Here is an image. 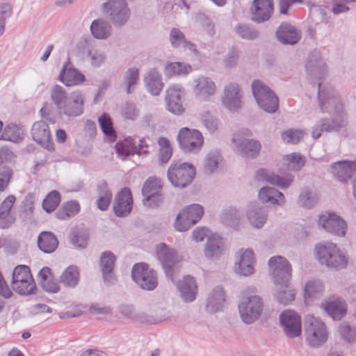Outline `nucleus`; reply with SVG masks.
<instances>
[{"label": "nucleus", "instance_id": "09e8293b", "mask_svg": "<svg viewBox=\"0 0 356 356\" xmlns=\"http://www.w3.org/2000/svg\"><path fill=\"white\" fill-rule=\"evenodd\" d=\"M222 161V158L218 151L210 152L204 161V170L206 173L214 172Z\"/></svg>", "mask_w": 356, "mask_h": 356}, {"label": "nucleus", "instance_id": "bf43d9fd", "mask_svg": "<svg viewBox=\"0 0 356 356\" xmlns=\"http://www.w3.org/2000/svg\"><path fill=\"white\" fill-rule=\"evenodd\" d=\"M88 56L90 60V64L95 67L101 66L106 60L105 52L101 49H90L88 51Z\"/></svg>", "mask_w": 356, "mask_h": 356}, {"label": "nucleus", "instance_id": "39448f33", "mask_svg": "<svg viewBox=\"0 0 356 356\" xmlns=\"http://www.w3.org/2000/svg\"><path fill=\"white\" fill-rule=\"evenodd\" d=\"M305 339L312 348H319L327 340L328 331L325 324L313 316H307L305 321Z\"/></svg>", "mask_w": 356, "mask_h": 356}, {"label": "nucleus", "instance_id": "7c9ffc66", "mask_svg": "<svg viewBox=\"0 0 356 356\" xmlns=\"http://www.w3.org/2000/svg\"><path fill=\"white\" fill-rule=\"evenodd\" d=\"M193 84L194 92L204 100L209 99L216 92V84L209 77L199 76L194 79Z\"/></svg>", "mask_w": 356, "mask_h": 356}, {"label": "nucleus", "instance_id": "69168bd1", "mask_svg": "<svg viewBox=\"0 0 356 356\" xmlns=\"http://www.w3.org/2000/svg\"><path fill=\"white\" fill-rule=\"evenodd\" d=\"M13 174V170L8 166H3L0 168V193L3 192L6 189Z\"/></svg>", "mask_w": 356, "mask_h": 356}, {"label": "nucleus", "instance_id": "f704fd0d", "mask_svg": "<svg viewBox=\"0 0 356 356\" xmlns=\"http://www.w3.org/2000/svg\"><path fill=\"white\" fill-rule=\"evenodd\" d=\"M225 294L222 287L216 286L209 293L206 305V309L209 313L220 311L224 307Z\"/></svg>", "mask_w": 356, "mask_h": 356}, {"label": "nucleus", "instance_id": "c756f323", "mask_svg": "<svg viewBox=\"0 0 356 356\" xmlns=\"http://www.w3.org/2000/svg\"><path fill=\"white\" fill-rule=\"evenodd\" d=\"M115 260V256L110 251L104 252L100 257V267L104 282L108 286L113 284L116 281L113 274Z\"/></svg>", "mask_w": 356, "mask_h": 356}, {"label": "nucleus", "instance_id": "6ab92c4d", "mask_svg": "<svg viewBox=\"0 0 356 356\" xmlns=\"http://www.w3.org/2000/svg\"><path fill=\"white\" fill-rule=\"evenodd\" d=\"M280 321L284 334L295 338L301 334L300 317L292 310H285L280 316Z\"/></svg>", "mask_w": 356, "mask_h": 356}, {"label": "nucleus", "instance_id": "c9c22d12", "mask_svg": "<svg viewBox=\"0 0 356 356\" xmlns=\"http://www.w3.org/2000/svg\"><path fill=\"white\" fill-rule=\"evenodd\" d=\"M258 196L264 203H270L279 206L285 203L284 194L273 187L264 186L261 188L259 191Z\"/></svg>", "mask_w": 356, "mask_h": 356}, {"label": "nucleus", "instance_id": "f8f14e48", "mask_svg": "<svg viewBox=\"0 0 356 356\" xmlns=\"http://www.w3.org/2000/svg\"><path fill=\"white\" fill-rule=\"evenodd\" d=\"M270 273L276 285L287 286L291 277V266L282 256H274L268 261Z\"/></svg>", "mask_w": 356, "mask_h": 356}, {"label": "nucleus", "instance_id": "c03bdc74", "mask_svg": "<svg viewBox=\"0 0 356 356\" xmlns=\"http://www.w3.org/2000/svg\"><path fill=\"white\" fill-rule=\"evenodd\" d=\"M24 129L22 126L10 124L4 128L0 139L18 143L23 139Z\"/></svg>", "mask_w": 356, "mask_h": 356}, {"label": "nucleus", "instance_id": "8fccbe9b", "mask_svg": "<svg viewBox=\"0 0 356 356\" xmlns=\"http://www.w3.org/2000/svg\"><path fill=\"white\" fill-rule=\"evenodd\" d=\"M234 31L238 36L247 40H254L259 37V32L256 28L245 24H238Z\"/></svg>", "mask_w": 356, "mask_h": 356}, {"label": "nucleus", "instance_id": "79ce46f5", "mask_svg": "<svg viewBox=\"0 0 356 356\" xmlns=\"http://www.w3.org/2000/svg\"><path fill=\"white\" fill-rule=\"evenodd\" d=\"M319 200L318 193L308 187L301 189L298 198V204L305 209H311L314 207Z\"/></svg>", "mask_w": 356, "mask_h": 356}, {"label": "nucleus", "instance_id": "ddd939ff", "mask_svg": "<svg viewBox=\"0 0 356 356\" xmlns=\"http://www.w3.org/2000/svg\"><path fill=\"white\" fill-rule=\"evenodd\" d=\"M134 281L143 289L152 291L158 285L156 273L145 264H135L131 270Z\"/></svg>", "mask_w": 356, "mask_h": 356}, {"label": "nucleus", "instance_id": "864d4df0", "mask_svg": "<svg viewBox=\"0 0 356 356\" xmlns=\"http://www.w3.org/2000/svg\"><path fill=\"white\" fill-rule=\"evenodd\" d=\"M241 218L239 211L235 208L225 209L221 214L222 222L229 226L234 227L238 224Z\"/></svg>", "mask_w": 356, "mask_h": 356}, {"label": "nucleus", "instance_id": "49530a36", "mask_svg": "<svg viewBox=\"0 0 356 356\" xmlns=\"http://www.w3.org/2000/svg\"><path fill=\"white\" fill-rule=\"evenodd\" d=\"M191 70L192 67L189 64L181 62L169 63L165 67V74L167 76L186 75Z\"/></svg>", "mask_w": 356, "mask_h": 356}, {"label": "nucleus", "instance_id": "6e6552de", "mask_svg": "<svg viewBox=\"0 0 356 356\" xmlns=\"http://www.w3.org/2000/svg\"><path fill=\"white\" fill-rule=\"evenodd\" d=\"M120 312L127 318L143 323L157 324L170 319L169 312L163 309L147 314L143 312L136 311L131 305H124L120 307Z\"/></svg>", "mask_w": 356, "mask_h": 356}, {"label": "nucleus", "instance_id": "338daca9", "mask_svg": "<svg viewBox=\"0 0 356 356\" xmlns=\"http://www.w3.org/2000/svg\"><path fill=\"white\" fill-rule=\"evenodd\" d=\"M121 114L124 118L134 120L138 115V111L134 104L126 102L121 107Z\"/></svg>", "mask_w": 356, "mask_h": 356}, {"label": "nucleus", "instance_id": "5701e85b", "mask_svg": "<svg viewBox=\"0 0 356 356\" xmlns=\"http://www.w3.org/2000/svg\"><path fill=\"white\" fill-rule=\"evenodd\" d=\"M273 11V0H254L250 8L251 19L256 23L268 21Z\"/></svg>", "mask_w": 356, "mask_h": 356}, {"label": "nucleus", "instance_id": "9b49d317", "mask_svg": "<svg viewBox=\"0 0 356 356\" xmlns=\"http://www.w3.org/2000/svg\"><path fill=\"white\" fill-rule=\"evenodd\" d=\"M103 6L115 26L121 27L128 22L131 10L125 0H107Z\"/></svg>", "mask_w": 356, "mask_h": 356}, {"label": "nucleus", "instance_id": "dca6fc26", "mask_svg": "<svg viewBox=\"0 0 356 356\" xmlns=\"http://www.w3.org/2000/svg\"><path fill=\"white\" fill-rule=\"evenodd\" d=\"M157 259L161 262L166 275L174 282L173 273L179 261L176 252L165 243H159L156 248Z\"/></svg>", "mask_w": 356, "mask_h": 356}, {"label": "nucleus", "instance_id": "7ed1b4c3", "mask_svg": "<svg viewBox=\"0 0 356 356\" xmlns=\"http://www.w3.org/2000/svg\"><path fill=\"white\" fill-rule=\"evenodd\" d=\"M316 258L321 264L336 270L347 268L348 257L337 244L324 242L316 245Z\"/></svg>", "mask_w": 356, "mask_h": 356}, {"label": "nucleus", "instance_id": "bb28decb", "mask_svg": "<svg viewBox=\"0 0 356 356\" xmlns=\"http://www.w3.org/2000/svg\"><path fill=\"white\" fill-rule=\"evenodd\" d=\"M132 196L128 188H122L115 196L113 209L115 215L123 217L129 214L132 209Z\"/></svg>", "mask_w": 356, "mask_h": 356}, {"label": "nucleus", "instance_id": "20e7f679", "mask_svg": "<svg viewBox=\"0 0 356 356\" xmlns=\"http://www.w3.org/2000/svg\"><path fill=\"white\" fill-rule=\"evenodd\" d=\"M251 88L258 106L263 111L269 113L277 111L279 107L278 97L266 83L260 80H254Z\"/></svg>", "mask_w": 356, "mask_h": 356}, {"label": "nucleus", "instance_id": "58836bf2", "mask_svg": "<svg viewBox=\"0 0 356 356\" xmlns=\"http://www.w3.org/2000/svg\"><path fill=\"white\" fill-rule=\"evenodd\" d=\"M58 241L51 232H42L38 237V246L44 253L50 254L57 248Z\"/></svg>", "mask_w": 356, "mask_h": 356}, {"label": "nucleus", "instance_id": "680f3d73", "mask_svg": "<svg viewBox=\"0 0 356 356\" xmlns=\"http://www.w3.org/2000/svg\"><path fill=\"white\" fill-rule=\"evenodd\" d=\"M99 122L103 133L106 136L110 138L115 136V132L113 127L111 119L108 115L104 114L101 117H99Z\"/></svg>", "mask_w": 356, "mask_h": 356}, {"label": "nucleus", "instance_id": "423d86ee", "mask_svg": "<svg viewBox=\"0 0 356 356\" xmlns=\"http://www.w3.org/2000/svg\"><path fill=\"white\" fill-rule=\"evenodd\" d=\"M11 286L20 295L29 296L35 293L36 285L27 266L19 265L14 268Z\"/></svg>", "mask_w": 356, "mask_h": 356}, {"label": "nucleus", "instance_id": "13d9d810", "mask_svg": "<svg viewBox=\"0 0 356 356\" xmlns=\"http://www.w3.org/2000/svg\"><path fill=\"white\" fill-rule=\"evenodd\" d=\"M280 286V289L277 291L275 296L280 303L286 305L294 300V291L289 287V284H287V286Z\"/></svg>", "mask_w": 356, "mask_h": 356}, {"label": "nucleus", "instance_id": "f03ea898", "mask_svg": "<svg viewBox=\"0 0 356 356\" xmlns=\"http://www.w3.org/2000/svg\"><path fill=\"white\" fill-rule=\"evenodd\" d=\"M51 99L60 115L75 118L83 113L85 99L81 90L74 91L69 96L62 86L55 85L51 90Z\"/></svg>", "mask_w": 356, "mask_h": 356}, {"label": "nucleus", "instance_id": "a878e982", "mask_svg": "<svg viewBox=\"0 0 356 356\" xmlns=\"http://www.w3.org/2000/svg\"><path fill=\"white\" fill-rule=\"evenodd\" d=\"M255 177L258 181L268 182L273 185L277 186L282 189L289 187L293 181V176L291 174H286L285 176L281 177L264 168L257 170Z\"/></svg>", "mask_w": 356, "mask_h": 356}, {"label": "nucleus", "instance_id": "e433bc0d", "mask_svg": "<svg viewBox=\"0 0 356 356\" xmlns=\"http://www.w3.org/2000/svg\"><path fill=\"white\" fill-rule=\"evenodd\" d=\"M254 263L253 252L250 250H246L240 255L237 266L236 267V272L242 275H250L254 273Z\"/></svg>", "mask_w": 356, "mask_h": 356}, {"label": "nucleus", "instance_id": "0e129e2a", "mask_svg": "<svg viewBox=\"0 0 356 356\" xmlns=\"http://www.w3.org/2000/svg\"><path fill=\"white\" fill-rule=\"evenodd\" d=\"M339 332L341 337L349 343L356 339V327H352L346 323L341 324Z\"/></svg>", "mask_w": 356, "mask_h": 356}, {"label": "nucleus", "instance_id": "e2e57ef3", "mask_svg": "<svg viewBox=\"0 0 356 356\" xmlns=\"http://www.w3.org/2000/svg\"><path fill=\"white\" fill-rule=\"evenodd\" d=\"M310 16L316 23H327L328 21L325 9L319 5L311 6Z\"/></svg>", "mask_w": 356, "mask_h": 356}, {"label": "nucleus", "instance_id": "9d476101", "mask_svg": "<svg viewBox=\"0 0 356 356\" xmlns=\"http://www.w3.org/2000/svg\"><path fill=\"white\" fill-rule=\"evenodd\" d=\"M264 302L261 298L254 295L244 298L238 304V310L242 321L250 324L257 320L263 311Z\"/></svg>", "mask_w": 356, "mask_h": 356}, {"label": "nucleus", "instance_id": "1a4fd4ad", "mask_svg": "<svg viewBox=\"0 0 356 356\" xmlns=\"http://www.w3.org/2000/svg\"><path fill=\"white\" fill-rule=\"evenodd\" d=\"M251 134V131L247 129L238 131L233 136L232 142L236 151L242 156L254 158L261 150V145L259 140L247 138Z\"/></svg>", "mask_w": 356, "mask_h": 356}, {"label": "nucleus", "instance_id": "3c124183", "mask_svg": "<svg viewBox=\"0 0 356 356\" xmlns=\"http://www.w3.org/2000/svg\"><path fill=\"white\" fill-rule=\"evenodd\" d=\"M139 79V70L137 67L129 68L124 76V83L127 86V92L131 93Z\"/></svg>", "mask_w": 356, "mask_h": 356}, {"label": "nucleus", "instance_id": "2f4dec72", "mask_svg": "<svg viewBox=\"0 0 356 356\" xmlns=\"http://www.w3.org/2000/svg\"><path fill=\"white\" fill-rule=\"evenodd\" d=\"M277 40L284 44H295L301 38L300 31L289 23L282 22L276 31Z\"/></svg>", "mask_w": 356, "mask_h": 356}, {"label": "nucleus", "instance_id": "b1692460", "mask_svg": "<svg viewBox=\"0 0 356 356\" xmlns=\"http://www.w3.org/2000/svg\"><path fill=\"white\" fill-rule=\"evenodd\" d=\"M31 135L33 139L44 148L49 151L54 149L50 130L46 122L43 120L35 122L31 129Z\"/></svg>", "mask_w": 356, "mask_h": 356}, {"label": "nucleus", "instance_id": "473e14b6", "mask_svg": "<svg viewBox=\"0 0 356 356\" xmlns=\"http://www.w3.org/2000/svg\"><path fill=\"white\" fill-rule=\"evenodd\" d=\"M59 80L66 86L70 87L83 83L86 81V77L67 62L63 65L59 74Z\"/></svg>", "mask_w": 356, "mask_h": 356}, {"label": "nucleus", "instance_id": "a211bd4d", "mask_svg": "<svg viewBox=\"0 0 356 356\" xmlns=\"http://www.w3.org/2000/svg\"><path fill=\"white\" fill-rule=\"evenodd\" d=\"M243 92L237 83H229L225 86L222 97L223 106L229 111L235 112L242 106Z\"/></svg>", "mask_w": 356, "mask_h": 356}, {"label": "nucleus", "instance_id": "5fc2aeb1", "mask_svg": "<svg viewBox=\"0 0 356 356\" xmlns=\"http://www.w3.org/2000/svg\"><path fill=\"white\" fill-rule=\"evenodd\" d=\"M195 22L199 24L205 30L208 35L210 36H213L215 31V25L209 18L203 13H197L195 15Z\"/></svg>", "mask_w": 356, "mask_h": 356}, {"label": "nucleus", "instance_id": "a19ab883", "mask_svg": "<svg viewBox=\"0 0 356 356\" xmlns=\"http://www.w3.org/2000/svg\"><path fill=\"white\" fill-rule=\"evenodd\" d=\"M222 239L218 236L212 235L208 237L204 249V254L210 259L218 258L223 252Z\"/></svg>", "mask_w": 356, "mask_h": 356}, {"label": "nucleus", "instance_id": "603ef678", "mask_svg": "<svg viewBox=\"0 0 356 356\" xmlns=\"http://www.w3.org/2000/svg\"><path fill=\"white\" fill-rule=\"evenodd\" d=\"M79 204L76 201L68 202L62 210L56 212V216L61 220H66L73 217L76 213L79 211Z\"/></svg>", "mask_w": 356, "mask_h": 356}, {"label": "nucleus", "instance_id": "de8ad7c7", "mask_svg": "<svg viewBox=\"0 0 356 356\" xmlns=\"http://www.w3.org/2000/svg\"><path fill=\"white\" fill-rule=\"evenodd\" d=\"M60 281L65 286L74 287L79 281V271L75 266H70L63 273Z\"/></svg>", "mask_w": 356, "mask_h": 356}, {"label": "nucleus", "instance_id": "6e6d98bb", "mask_svg": "<svg viewBox=\"0 0 356 356\" xmlns=\"http://www.w3.org/2000/svg\"><path fill=\"white\" fill-rule=\"evenodd\" d=\"M60 201V193L56 191L49 193L43 200L42 207L48 213L52 212Z\"/></svg>", "mask_w": 356, "mask_h": 356}, {"label": "nucleus", "instance_id": "0eeeda50", "mask_svg": "<svg viewBox=\"0 0 356 356\" xmlns=\"http://www.w3.org/2000/svg\"><path fill=\"white\" fill-rule=\"evenodd\" d=\"M195 175V169L188 163H172L167 176L170 183L177 188H184L189 185Z\"/></svg>", "mask_w": 356, "mask_h": 356}, {"label": "nucleus", "instance_id": "393cba45", "mask_svg": "<svg viewBox=\"0 0 356 356\" xmlns=\"http://www.w3.org/2000/svg\"><path fill=\"white\" fill-rule=\"evenodd\" d=\"M185 95L184 90L179 86H172L166 90V105L168 110L173 114L181 115L184 108L181 99Z\"/></svg>", "mask_w": 356, "mask_h": 356}, {"label": "nucleus", "instance_id": "37998d69", "mask_svg": "<svg viewBox=\"0 0 356 356\" xmlns=\"http://www.w3.org/2000/svg\"><path fill=\"white\" fill-rule=\"evenodd\" d=\"M324 286L321 281L312 280L308 281L305 286L304 297L306 300H313L322 296Z\"/></svg>", "mask_w": 356, "mask_h": 356}, {"label": "nucleus", "instance_id": "aec40b11", "mask_svg": "<svg viewBox=\"0 0 356 356\" xmlns=\"http://www.w3.org/2000/svg\"><path fill=\"white\" fill-rule=\"evenodd\" d=\"M319 225L327 232L343 236L346 231V222L339 216L333 213L321 214L318 220Z\"/></svg>", "mask_w": 356, "mask_h": 356}, {"label": "nucleus", "instance_id": "4d7b16f0", "mask_svg": "<svg viewBox=\"0 0 356 356\" xmlns=\"http://www.w3.org/2000/svg\"><path fill=\"white\" fill-rule=\"evenodd\" d=\"M284 160L287 162V167L290 170L298 171L305 165L304 158L298 153L286 155Z\"/></svg>", "mask_w": 356, "mask_h": 356}, {"label": "nucleus", "instance_id": "a18cd8bd", "mask_svg": "<svg viewBox=\"0 0 356 356\" xmlns=\"http://www.w3.org/2000/svg\"><path fill=\"white\" fill-rule=\"evenodd\" d=\"M99 198L97 200V207L102 211H106L112 200V193L106 181H102L97 186Z\"/></svg>", "mask_w": 356, "mask_h": 356}, {"label": "nucleus", "instance_id": "4468645a", "mask_svg": "<svg viewBox=\"0 0 356 356\" xmlns=\"http://www.w3.org/2000/svg\"><path fill=\"white\" fill-rule=\"evenodd\" d=\"M204 213L203 207L193 204L185 207L177 216L175 227L179 232H185L201 219Z\"/></svg>", "mask_w": 356, "mask_h": 356}, {"label": "nucleus", "instance_id": "052dcab7", "mask_svg": "<svg viewBox=\"0 0 356 356\" xmlns=\"http://www.w3.org/2000/svg\"><path fill=\"white\" fill-rule=\"evenodd\" d=\"M305 133L300 129H288L282 134L284 141L288 143L296 144L303 138Z\"/></svg>", "mask_w": 356, "mask_h": 356}, {"label": "nucleus", "instance_id": "cd10ccee", "mask_svg": "<svg viewBox=\"0 0 356 356\" xmlns=\"http://www.w3.org/2000/svg\"><path fill=\"white\" fill-rule=\"evenodd\" d=\"M324 311L334 320H340L347 313L346 301L340 297H332L323 302L321 305Z\"/></svg>", "mask_w": 356, "mask_h": 356}, {"label": "nucleus", "instance_id": "ea45409f", "mask_svg": "<svg viewBox=\"0 0 356 356\" xmlns=\"http://www.w3.org/2000/svg\"><path fill=\"white\" fill-rule=\"evenodd\" d=\"M90 29L92 36L96 39L106 40L111 35V25L103 19L94 20Z\"/></svg>", "mask_w": 356, "mask_h": 356}, {"label": "nucleus", "instance_id": "f257e3e1", "mask_svg": "<svg viewBox=\"0 0 356 356\" xmlns=\"http://www.w3.org/2000/svg\"><path fill=\"white\" fill-rule=\"evenodd\" d=\"M305 69L309 81L318 89V98L321 111L329 113H339L342 109V104L337 92L332 86L321 88L322 85L319 81L325 77L327 67L318 52L314 51L309 54Z\"/></svg>", "mask_w": 356, "mask_h": 356}, {"label": "nucleus", "instance_id": "774afa93", "mask_svg": "<svg viewBox=\"0 0 356 356\" xmlns=\"http://www.w3.org/2000/svg\"><path fill=\"white\" fill-rule=\"evenodd\" d=\"M170 40L172 47L179 48L182 46L184 42L186 40L184 33L180 30L174 28L170 31Z\"/></svg>", "mask_w": 356, "mask_h": 356}, {"label": "nucleus", "instance_id": "72a5a7b5", "mask_svg": "<svg viewBox=\"0 0 356 356\" xmlns=\"http://www.w3.org/2000/svg\"><path fill=\"white\" fill-rule=\"evenodd\" d=\"M179 291L184 302H193L197 296V287L194 277L186 275L177 284Z\"/></svg>", "mask_w": 356, "mask_h": 356}, {"label": "nucleus", "instance_id": "f3484780", "mask_svg": "<svg viewBox=\"0 0 356 356\" xmlns=\"http://www.w3.org/2000/svg\"><path fill=\"white\" fill-rule=\"evenodd\" d=\"M355 161L342 160L330 165V172L338 181L347 184L349 181L355 182Z\"/></svg>", "mask_w": 356, "mask_h": 356}, {"label": "nucleus", "instance_id": "4c0bfd02", "mask_svg": "<svg viewBox=\"0 0 356 356\" xmlns=\"http://www.w3.org/2000/svg\"><path fill=\"white\" fill-rule=\"evenodd\" d=\"M144 81L148 92L154 96L159 95L163 88L161 76L156 69L147 72Z\"/></svg>", "mask_w": 356, "mask_h": 356}, {"label": "nucleus", "instance_id": "412c9836", "mask_svg": "<svg viewBox=\"0 0 356 356\" xmlns=\"http://www.w3.org/2000/svg\"><path fill=\"white\" fill-rule=\"evenodd\" d=\"M346 125V119L343 114H339L333 120L321 119L313 127L312 136L314 139H318L321 136V132H334L339 131Z\"/></svg>", "mask_w": 356, "mask_h": 356}, {"label": "nucleus", "instance_id": "4be33fe9", "mask_svg": "<svg viewBox=\"0 0 356 356\" xmlns=\"http://www.w3.org/2000/svg\"><path fill=\"white\" fill-rule=\"evenodd\" d=\"M161 186L160 181L154 178L147 179L142 188V195L144 197L145 205L155 207L162 200L161 194Z\"/></svg>", "mask_w": 356, "mask_h": 356}, {"label": "nucleus", "instance_id": "2eb2a0df", "mask_svg": "<svg viewBox=\"0 0 356 356\" xmlns=\"http://www.w3.org/2000/svg\"><path fill=\"white\" fill-rule=\"evenodd\" d=\"M180 147L185 152H197L203 145V136L196 129L184 127L180 129L177 136Z\"/></svg>", "mask_w": 356, "mask_h": 356}, {"label": "nucleus", "instance_id": "c85d7f7f", "mask_svg": "<svg viewBox=\"0 0 356 356\" xmlns=\"http://www.w3.org/2000/svg\"><path fill=\"white\" fill-rule=\"evenodd\" d=\"M246 216L252 227L260 229L266 222L268 210L266 207L258 203H251L248 207Z\"/></svg>", "mask_w": 356, "mask_h": 356}]
</instances>
